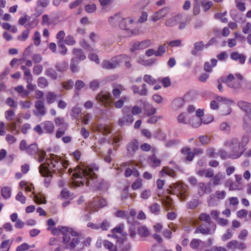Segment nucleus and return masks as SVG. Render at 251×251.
I'll return each instance as SVG.
<instances>
[{
	"instance_id": "obj_1",
	"label": "nucleus",
	"mask_w": 251,
	"mask_h": 251,
	"mask_svg": "<svg viewBox=\"0 0 251 251\" xmlns=\"http://www.w3.org/2000/svg\"><path fill=\"white\" fill-rule=\"evenodd\" d=\"M98 167L94 165L93 167L86 166L85 168L81 169L76 168L75 170V172L72 175V178H81L83 179L80 181H74L72 182V185L75 187H78L80 185H83L85 183L86 186L89 185V179H94L97 178V175L93 172L94 170H98Z\"/></svg>"
},
{
	"instance_id": "obj_2",
	"label": "nucleus",
	"mask_w": 251,
	"mask_h": 251,
	"mask_svg": "<svg viewBox=\"0 0 251 251\" xmlns=\"http://www.w3.org/2000/svg\"><path fill=\"white\" fill-rule=\"evenodd\" d=\"M232 158L235 159L239 157L244 152L245 149L242 147L239 140L237 138H233L229 143Z\"/></svg>"
},
{
	"instance_id": "obj_3",
	"label": "nucleus",
	"mask_w": 251,
	"mask_h": 251,
	"mask_svg": "<svg viewBox=\"0 0 251 251\" xmlns=\"http://www.w3.org/2000/svg\"><path fill=\"white\" fill-rule=\"evenodd\" d=\"M111 97L112 96L110 93L101 91L97 94L96 100L103 104H106L110 102Z\"/></svg>"
},
{
	"instance_id": "obj_4",
	"label": "nucleus",
	"mask_w": 251,
	"mask_h": 251,
	"mask_svg": "<svg viewBox=\"0 0 251 251\" xmlns=\"http://www.w3.org/2000/svg\"><path fill=\"white\" fill-rule=\"evenodd\" d=\"M199 188L198 194L202 196L204 194H209L212 192L211 188V182H208L205 185L203 182H199L198 184Z\"/></svg>"
},
{
	"instance_id": "obj_5",
	"label": "nucleus",
	"mask_w": 251,
	"mask_h": 251,
	"mask_svg": "<svg viewBox=\"0 0 251 251\" xmlns=\"http://www.w3.org/2000/svg\"><path fill=\"white\" fill-rule=\"evenodd\" d=\"M169 12V9L167 7L163 8L157 12L154 13L151 17V20L156 22L166 17Z\"/></svg>"
},
{
	"instance_id": "obj_6",
	"label": "nucleus",
	"mask_w": 251,
	"mask_h": 251,
	"mask_svg": "<svg viewBox=\"0 0 251 251\" xmlns=\"http://www.w3.org/2000/svg\"><path fill=\"white\" fill-rule=\"evenodd\" d=\"M50 166V163H42L39 167V170L40 173L43 177H52V175L51 174V172L49 169V167Z\"/></svg>"
},
{
	"instance_id": "obj_7",
	"label": "nucleus",
	"mask_w": 251,
	"mask_h": 251,
	"mask_svg": "<svg viewBox=\"0 0 251 251\" xmlns=\"http://www.w3.org/2000/svg\"><path fill=\"white\" fill-rule=\"evenodd\" d=\"M226 247L228 249H238L242 251L246 248V246L244 243L239 242L236 240H232L227 244Z\"/></svg>"
},
{
	"instance_id": "obj_8",
	"label": "nucleus",
	"mask_w": 251,
	"mask_h": 251,
	"mask_svg": "<svg viewBox=\"0 0 251 251\" xmlns=\"http://www.w3.org/2000/svg\"><path fill=\"white\" fill-rule=\"evenodd\" d=\"M237 106L243 111L246 113V115L251 116V103L247 101L240 100L237 102Z\"/></svg>"
},
{
	"instance_id": "obj_9",
	"label": "nucleus",
	"mask_w": 251,
	"mask_h": 251,
	"mask_svg": "<svg viewBox=\"0 0 251 251\" xmlns=\"http://www.w3.org/2000/svg\"><path fill=\"white\" fill-rule=\"evenodd\" d=\"M119 62L117 60H112L111 61L104 60L102 63V67L104 69L109 70L116 68L119 66Z\"/></svg>"
},
{
	"instance_id": "obj_10",
	"label": "nucleus",
	"mask_w": 251,
	"mask_h": 251,
	"mask_svg": "<svg viewBox=\"0 0 251 251\" xmlns=\"http://www.w3.org/2000/svg\"><path fill=\"white\" fill-rule=\"evenodd\" d=\"M243 128L246 132L251 133V116L245 115L243 119Z\"/></svg>"
},
{
	"instance_id": "obj_11",
	"label": "nucleus",
	"mask_w": 251,
	"mask_h": 251,
	"mask_svg": "<svg viewBox=\"0 0 251 251\" xmlns=\"http://www.w3.org/2000/svg\"><path fill=\"white\" fill-rule=\"evenodd\" d=\"M134 121L133 116L130 114H125L123 117L119 120L118 124L120 126H122L126 124H130L132 123Z\"/></svg>"
},
{
	"instance_id": "obj_12",
	"label": "nucleus",
	"mask_w": 251,
	"mask_h": 251,
	"mask_svg": "<svg viewBox=\"0 0 251 251\" xmlns=\"http://www.w3.org/2000/svg\"><path fill=\"white\" fill-rule=\"evenodd\" d=\"M138 145L139 143L138 141L135 139L127 144L126 149L130 154H133L138 149Z\"/></svg>"
},
{
	"instance_id": "obj_13",
	"label": "nucleus",
	"mask_w": 251,
	"mask_h": 251,
	"mask_svg": "<svg viewBox=\"0 0 251 251\" xmlns=\"http://www.w3.org/2000/svg\"><path fill=\"white\" fill-rule=\"evenodd\" d=\"M35 107L38 110L40 116H42L46 114L45 103L42 100H39L36 101L35 103Z\"/></svg>"
},
{
	"instance_id": "obj_14",
	"label": "nucleus",
	"mask_w": 251,
	"mask_h": 251,
	"mask_svg": "<svg viewBox=\"0 0 251 251\" xmlns=\"http://www.w3.org/2000/svg\"><path fill=\"white\" fill-rule=\"evenodd\" d=\"M73 53L74 55L73 58L78 59V61L84 60L86 59V55L84 54L83 51L80 49H74Z\"/></svg>"
},
{
	"instance_id": "obj_15",
	"label": "nucleus",
	"mask_w": 251,
	"mask_h": 251,
	"mask_svg": "<svg viewBox=\"0 0 251 251\" xmlns=\"http://www.w3.org/2000/svg\"><path fill=\"white\" fill-rule=\"evenodd\" d=\"M230 57L232 60H239L242 64L245 63L246 58L245 55L240 54L237 52H232L230 54Z\"/></svg>"
},
{
	"instance_id": "obj_16",
	"label": "nucleus",
	"mask_w": 251,
	"mask_h": 251,
	"mask_svg": "<svg viewBox=\"0 0 251 251\" xmlns=\"http://www.w3.org/2000/svg\"><path fill=\"white\" fill-rule=\"evenodd\" d=\"M62 234L63 235V243L67 245L71 240L70 235L69 234V228L68 227H62Z\"/></svg>"
},
{
	"instance_id": "obj_17",
	"label": "nucleus",
	"mask_w": 251,
	"mask_h": 251,
	"mask_svg": "<svg viewBox=\"0 0 251 251\" xmlns=\"http://www.w3.org/2000/svg\"><path fill=\"white\" fill-rule=\"evenodd\" d=\"M42 125H43V129L46 131V133H53L54 130V126L52 122L45 121Z\"/></svg>"
},
{
	"instance_id": "obj_18",
	"label": "nucleus",
	"mask_w": 251,
	"mask_h": 251,
	"mask_svg": "<svg viewBox=\"0 0 251 251\" xmlns=\"http://www.w3.org/2000/svg\"><path fill=\"white\" fill-rule=\"evenodd\" d=\"M121 13L118 12L114 16H111L108 18V22L111 25H115L117 23L119 22L121 19Z\"/></svg>"
},
{
	"instance_id": "obj_19",
	"label": "nucleus",
	"mask_w": 251,
	"mask_h": 251,
	"mask_svg": "<svg viewBox=\"0 0 251 251\" xmlns=\"http://www.w3.org/2000/svg\"><path fill=\"white\" fill-rule=\"evenodd\" d=\"M79 62L76 58H72L71 60L70 68L73 72H76L78 71Z\"/></svg>"
},
{
	"instance_id": "obj_20",
	"label": "nucleus",
	"mask_w": 251,
	"mask_h": 251,
	"mask_svg": "<svg viewBox=\"0 0 251 251\" xmlns=\"http://www.w3.org/2000/svg\"><path fill=\"white\" fill-rule=\"evenodd\" d=\"M211 229L210 227L204 228L202 225L200 226L199 227L197 228L195 231V233H201L202 234H211Z\"/></svg>"
},
{
	"instance_id": "obj_21",
	"label": "nucleus",
	"mask_w": 251,
	"mask_h": 251,
	"mask_svg": "<svg viewBox=\"0 0 251 251\" xmlns=\"http://www.w3.org/2000/svg\"><path fill=\"white\" fill-rule=\"evenodd\" d=\"M68 126V124H64L63 126H61L59 127L56 133V137L57 138H59L64 135L66 131L67 130Z\"/></svg>"
},
{
	"instance_id": "obj_22",
	"label": "nucleus",
	"mask_w": 251,
	"mask_h": 251,
	"mask_svg": "<svg viewBox=\"0 0 251 251\" xmlns=\"http://www.w3.org/2000/svg\"><path fill=\"white\" fill-rule=\"evenodd\" d=\"M26 152L30 155H33L38 152V148L36 144H32L28 146L26 149Z\"/></svg>"
},
{
	"instance_id": "obj_23",
	"label": "nucleus",
	"mask_w": 251,
	"mask_h": 251,
	"mask_svg": "<svg viewBox=\"0 0 251 251\" xmlns=\"http://www.w3.org/2000/svg\"><path fill=\"white\" fill-rule=\"evenodd\" d=\"M165 198V200H162V203L168 210L172 209L173 204V199L168 196H166Z\"/></svg>"
},
{
	"instance_id": "obj_24",
	"label": "nucleus",
	"mask_w": 251,
	"mask_h": 251,
	"mask_svg": "<svg viewBox=\"0 0 251 251\" xmlns=\"http://www.w3.org/2000/svg\"><path fill=\"white\" fill-rule=\"evenodd\" d=\"M179 16H176L168 19L165 22V25L170 27L176 25L178 22V20H179Z\"/></svg>"
},
{
	"instance_id": "obj_25",
	"label": "nucleus",
	"mask_w": 251,
	"mask_h": 251,
	"mask_svg": "<svg viewBox=\"0 0 251 251\" xmlns=\"http://www.w3.org/2000/svg\"><path fill=\"white\" fill-rule=\"evenodd\" d=\"M138 233L143 237H146L150 234L148 229L145 226H141L138 228Z\"/></svg>"
},
{
	"instance_id": "obj_26",
	"label": "nucleus",
	"mask_w": 251,
	"mask_h": 251,
	"mask_svg": "<svg viewBox=\"0 0 251 251\" xmlns=\"http://www.w3.org/2000/svg\"><path fill=\"white\" fill-rule=\"evenodd\" d=\"M68 68V64L66 62H62L57 63L55 65L56 69L59 72L63 73L65 72Z\"/></svg>"
},
{
	"instance_id": "obj_27",
	"label": "nucleus",
	"mask_w": 251,
	"mask_h": 251,
	"mask_svg": "<svg viewBox=\"0 0 251 251\" xmlns=\"http://www.w3.org/2000/svg\"><path fill=\"white\" fill-rule=\"evenodd\" d=\"M46 75L53 80L57 78V74L55 70L52 68H48L46 70Z\"/></svg>"
},
{
	"instance_id": "obj_28",
	"label": "nucleus",
	"mask_w": 251,
	"mask_h": 251,
	"mask_svg": "<svg viewBox=\"0 0 251 251\" xmlns=\"http://www.w3.org/2000/svg\"><path fill=\"white\" fill-rule=\"evenodd\" d=\"M226 186L229 187L230 191L236 190H242V187H240L239 185L236 184L234 182L231 181H228L226 184Z\"/></svg>"
},
{
	"instance_id": "obj_29",
	"label": "nucleus",
	"mask_w": 251,
	"mask_h": 251,
	"mask_svg": "<svg viewBox=\"0 0 251 251\" xmlns=\"http://www.w3.org/2000/svg\"><path fill=\"white\" fill-rule=\"evenodd\" d=\"M149 209L152 213L158 214L160 211V206L158 203H154L149 207Z\"/></svg>"
},
{
	"instance_id": "obj_30",
	"label": "nucleus",
	"mask_w": 251,
	"mask_h": 251,
	"mask_svg": "<svg viewBox=\"0 0 251 251\" xmlns=\"http://www.w3.org/2000/svg\"><path fill=\"white\" fill-rule=\"evenodd\" d=\"M38 84L41 88H45L48 86L49 82L45 77H40L38 79Z\"/></svg>"
},
{
	"instance_id": "obj_31",
	"label": "nucleus",
	"mask_w": 251,
	"mask_h": 251,
	"mask_svg": "<svg viewBox=\"0 0 251 251\" xmlns=\"http://www.w3.org/2000/svg\"><path fill=\"white\" fill-rule=\"evenodd\" d=\"M166 51V45L165 44L160 45L158 47V50L155 51V56H162Z\"/></svg>"
},
{
	"instance_id": "obj_32",
	"label": "nucleus",
	"mask_w": 251,
	"mask_h": 251,
	"mask_svg": "<svg viewBox=\"0 0 251 251\" xmlns=\"http://www.w3.org/2000/svg\"><path fill=\"white\" fill-rule=\"evenodd\" d=\"M1 195L4 199H8L11 196V190L9 187H4L1 191Z\"/></svg>"
},
{
	"instance_id": "obj_33",
	"label": "nucleus",
	"mask_w": 251,
	"mask_h": 251,
	"mask_svg": "<svg viewBox=\"0 0 251 251\" xmlns=\"http://www.w3.org/2000/svg\"><path fill=\"white\" fill-rule=\"evenodd\" d=\"M100 86V82L98 80H94L91 81L89 84V88L93 91L98 89Z\"/></svg>"
},
{
	"instance_id": "obj_34",
	"label": "nucleus",
	"mask_w": 251,
	"mask_h": 251,
	"mask_svg": "<svg viewBox=\"0 0 251 251\" xmlns=\"http://www.w3.org/2000/svg\"><path fill=\"white\" fill-rule=\"evenodd\" d=\"M202 241L198 239H193L190 242V247L194 250L198 249Z\"/></svg>"
},
{
	"instance_id": "obj_35",
	"label": "nucleus",
	"mask_w": 251,
	"mask_h": 251,
	"mask_svg": "<svg viewBox=\"0 0 251 251\" xmlns=\"http://www.w3.org/2000/svg\"><path fill=\"white\" fill-rule=\"evenodd\" d=\"M47 101L48 103H52L56 98V96L51 92H49L46 95Z\"/></svg>"
},
{
	"instance_id": "obj_36",
	"label": "nucleus",
	"mask_w": 251,
	"mask_h": 251,
	"mask_svg": "<svg viewBox=\"0 0 251 251\" xmlns=\"http://www.w3.org/2000/svg\"><path fill=\"white\" fill-rule=\"evenodd\" d=\"M144 110L148 117H151L156 113V109L154 107L145 108Z\"/></svg>"
},
{
	"instance_id": "obj_37",
	"label": "nucleus",
	"mask_w": 251,
	"mask_h": 251,
	"mask_svg": "<svg viewBox=\"0 0 251 251\" xmlns=\"http://www.w3.org/2000/svg\"><path fill=\"white\" fill-rule=\"evenodd\" d=\"M202 123V119L201 118L193 117L191 120V125L192 126L197 127L199 126Z\"/></svg>"
},
{
	"instance_id": "obj_38",
	"label": "nucleus",
	"mask_w": 251,
	"mask_h": 251,
	"mask_svg": "<svg viewBox=\"0 0 251 251\" xmlns=\"http://www.w3.org/2000/svg\"><path fill=\"white\" fill-rule=\"evenodd\" d=\"M81 111L80 108L77 106L73 107L72 109V116L75 119H77Z\"/></svg>"
},
{
	"instance_id": "obj_39",
	"label": "nucleus",
	"mask_w": 251,
	"mask_h": 251,
	"mask_svg": "<svg viewBox=\"0 0 251 251\" xmlns=\"http://www.w3.org/2000/svg\"><path fill=\"white\" fill-rule=\"evenodd\" d=\"M199 219L201 221L206 222L209 225L212 223L209 215L205 213H201L199 216Z\"/></svg>"
},
{
	"instance_id": "obj_40",
	"label": "nucleus",
	"mask_w": 251,
	"mask_h": 251,
	"mask_svg": "<svg viewBox=\"0 0 251 251\" xmlns=\"http://www.w3.org/2000/svg\"><path fill=\"white\" fill-rule=\"evenodd\" d=\"M143 79L144 81L151 85L155 84L156 82L155 79H153L151 75H144Z\"/></svg>"
},
{
	"instance_id": "obj_41",
	"label": "nucleus",
	"mask_w": 251,
	"mask_h": 251,
	"mask_svg": "<svg viewBox=\"0 0 251 251\" xmlns=\"http://www.w3.org/2000/svg\"><path fill=\"white\" fill-rule=\"evenodd\" d=\"M9 240H6L3 241L0 246L1 251H8L10 246H9Z\"/></svg>"
},
{
	"instance_id": "obj_42",
	"label": "nucleus",
	"mask_w": 251,
	"mask_h": 251,
	"mask_svg": "<svg viewBox=\"0 0 251 251\" xmlns=\"http://www.w3.org/2000/svg\"><path fill=\"white\" fill-rule=\"evenodd\" d=\"M85 10L89 13H93L96 11L97 7L95 4H87L85 6Z\"/></svg>"
},
{
	"instance_id": "obj_43",
	"label": "nucleus",
	"mask_w": 251,
	"mask_h": 251,
	"mask_svg": "<svg viewBox=\"0 0 251 251\" xmlns=\"http://www.w3.org/2000/svg\"><path fill=\"white\" fill-rule=\"evenodd\" d=\"M80 45L83 49L89 51H94V49L84 40L81 41Z\"/></svg>"
},
{
	"instance_id": "obj_44",
	"label": "nucleus",
	"mask_w": 251,
	"mask_h": 251,
	"mask_svg": "<svg viewBox=\"0 0 251 251\" xmlns=\"http://www.w3.org/2000/svg\"><path fill=\"white\" fill-rule=\"evenodd\" d=\"M34 40V45L38 46L40 44V34L38 31H36L34 33V36L33 37Z\"/></svg>"
},
{
	"instance_id": "obj_45",
	"label": "nucleus",
	"mask_w": 251,
	"mask_h": 251,
	"mask_svg": "<svg viewBox=\"0 0 251 251\" xmlns=\"http://www.w3.org/2000/svg\"><path fill=\"white\" fill-rule=\"evenodd\" d=\"M199 205V201L197 200H193L187 203L188 208L193 209L196 208Z\"/></svg>"
},
{
	"instance_id": "obj_46",
	"label": "nucleus",
	"mask_w": 251,
	"mask_h": 251,
	"mask_svg": "<svg viewBox=\"0 0 251 251\" xmlns=\"http://www.w3.org/2000/svg\"><path fill=\"white\" fill-rule=\"evenodd\" d=\"M58 46L59 48L61 49V50L60 51V53L64 55L67 52V49L65 46L64 41H58Z\"/></svg>"
},
{
	"instance_id": "obj_47",
	"label": "nucleus",
	"mask_w": 251,
	"mask_h": 251,
	"mask_svg": "<svg viewBox=\"0 0 251 251\" xmlns=\"http://www.w3.org/2000/svg\"><path fill=\"white\" fill-rule=\"evenodd\" d=\"M142 44H145V41H142L141 42L137 41L134 42L132 45V47L130 49V50L131 51H133L134 50L142 49V47H141Z\"/></svg>"
},
{
	"instance_id": "obj_48",
	"label": "nucleus",
	"mask_w": 251,
	"mask_h": 251,
	"mask_svg": "<svg viewBox=\"0 0 251 251\" xmlns=\"http://www.w3.org/2000/svg\"><path fill=\"white\" fill-rule=\"evenodd\" d=\"M222 177V175L220 173H218L213 176V184L218 185L220 184V180Z\"/></svg>"
},
{
	"instance_id": "obj_49",
	"label": "nucleus",
	"mask_w": 251,
	"mask_h": 251,
	"mask_svg": "<svg viewBox=\"0 0 251 251\" xmlns=\"http://www.w3.org/2000/svg\"><path fill=\"white\" fill-rule=\"evenodd\" d=\"M201 4L203 7L204 11H207L208 10H209L213 5V3L211 1L207 2L201 1Z\"/></svg>"
},
{
	"instance_id": "obj_50",
	"label": "nucleus",
	"mask_w": 251,
	"mask_h": 251,
	"mask_svg": "<svg viewBox=\"0 0 251 251\" xmlns=\"http://www.w3.org/2000/svg\"><path fill=\"white\" fill-rule=\"evenodd\" d=\"M216 100L218 101L223 102L225 103H231L233 102V101L231 100L219 96L216 97Z\"/></svg>"
},
{
	"instance_id": "obj_51",
	"label": "nucleus",
	"mask_w": 251,
	"mask_h": 251,
	"mask_svg": "<svg viewBox=\"0 0 251 251\" xmlns=\"http://www.w3.org/2000/svg\"><path fill=\"white\" fill-rule=\"evenodd\" d=\"M74 85V82L71 79H70L66 82H64L63 83V87L67 90L71 89L73 87Z\"/></svg>"
},
{
	"instance_id": "obj_52",
	"label": "nucleus",
	"mask_w": 251,
	"mask_h": 251,
	"mask_svg": "<svg viewBox=\"0 0 251 251\" xmlns=\"http://www.w3.org/2000/svg\"><path fill=\"white\" fill-rule=\"evenodd\" d=\"M158 81L162 82L164 87H168L171 84V80L169 77H164L161 80L159 79Z\"/></svg>"
},
{
	"instance_id": "obj_53",
	"label": "nucleus",
	"mask_w": 251,
	"mask_h": 251,
	"mask_svg": "<svg viewBox=\"0 0 251 251\" xmlns=\"http://www.w3.org/2000/svg\"><path fill=\"white\" fill-rule=\"evenodd\" d=\"M142 185V179L140 178H138L135 182H134L131 185L133 189L136 190L139 189Z\"/></svg>"
},
{
	"instance_id": "obj_54",
	"label": "nucleus",
	"mask_w": 251,
	"mask_h": 251,
	"mask_svg": "<svg viewBox=\"0 0 251 251\" xmlns=\"http://www.w3.org/2000/svg\"><path fill=\"white\" fill-rule=\"evenodd\" d=\"M79 242V239L78 238H73L72 241L70 242L69 244V247L68 246H66V249H74L76 245L78 244Z\"/></svg>"
},
{
	"instance_id": "obj_55",
	"label": "nucleus",
	"mask_w": 251,
	"mask_h": 251,
	"mask_svg": "<svg viewBox=\"0 0 251 251\" xmlns=\"http://www.w3.org/2000/svg\"><path fill=\"white\" fill-rule=\"evenodd\" d=\"M150 158L155 167H157L160 165L161 161L160 159L157 158L155 154H153L151 156Z\"/></svg>"
},
{
	"instance_id": "obj_56",
	"label": "nucleus",
	"mask_w": 251,
	"mask_h": 251,
	"mask_svg": "<svg viewBox=\"0 0 251 251\" xmlns=\"http://www.w3.org/2000/svg\"><path fill=\"white\" fill-rule=\"evenodd\" d=\"M219 154L220 155L221 157L223 159H226L227 158H232L231 153L228 154L226 152V151L224 150H220L219 151Z\"/></svg>"
},
{
	"instance_id": "obj_57",
	"label": "nucleus",
	"mask_w": 251,
	"mask_h": 251,
	"mask_svg": "<svg viewBox=\"0 0 251 251\" xmlns=\"http://www.w3.org/2000/svg\"><path fill=\"white\" fill-rule=\"evenodd\" d=\"M167 43L171 47H179L181 44V41L180 40L177 39L167 42Z\"/></svg>"
},
{
	"instance_id": "obj_58",
	"label": "nucleus",
	"mask_w": 251,
	"mask_h": 251,
	"mask_svg": "<svg viewBox=\"0 0 251 251\" xmlns=\"http://www.w3.org/2000/svg\"><path fill=\"white\" fill-rule=\"evenodd\" d=\"M16 199L22 203L24 204L25 202L26 198L24 196L22 192H19L16 197Z\"/></svg>"
},
{
	"instance_id": "obj_59",
	"label": "nucleus",
	"mask_w": 251,
	"mask_h": 251,
	"mask_svg": "<svg viewBox=\"0 0 251 251\" xmlns=\"http://www.w3.org/2000/svg\"><path fill=\"white\" fill-rule=\"evenodd\" d=\"M119 27L122 29L128 30L129 28L125 22V19L122 18L120 21Z\"/></svg>"
},
{
	"instance_id": "obj_60",
	"label": "nucleus",
	"mask_w": 251,
	"mask_h": 251,
	"mask_svg": "<svg viewBox=\"0 0 251 251\" xmlns=\"http://www.w3.org/2000/svg\"><path fill=\"white\" fill-rule=\"evenodd\" d=\"M24 75L26 77L25 78V80H26L27 82H30L32 81L33 78L32 76L31 75L30 71L29 69H28L27 70L24 71Z\"/></svg>"
},
{
	"instance_id": "obj_61",
	"label": "nucleus",
	"mask_w": 251,
	"mask_h": 251,
	"mask_svg": "<svg viewBox=\"0 0 251 251\" xmlns=\"http://www.w3.org/2000/svg\"><path fill=\"white\" fill-rule=\"evenodd\" d=\"M43 70V67L41 65H37L34 66L33 68V73L34 75H39Z\"/></svg>"
},
{
	"instance_id": "obj_62",
	"label": "nucleus",
	"mask_w": 251,
	"mask_h": 251,
	"mask_svg": "<svg viewBox=\"0 0 251 251\" xmlns=\"http://www.w3.org/2000/svg\"><path fill=\"white\" fill-rule=\"evenodd\" d=\"M151 195V190L149 189L145 190L141 194V197L143 199L146 200Z\"/></svg>"
},
{
	"instance_id": "obj_63",
	"label": "nucleus",
	"mask_w": 251,
	"mask_h": 251,
	"mask_svg": "<svg viewBox=\"0 0 251 251\" xmlns=\"http://www.w3.org/2000/svg\"><path fill=\"white\" fill-rule=\"evenodd\" d=\"M30 246L26 243H24L18 246L16 249V251H25L28 250Z\"/></svg>"
},
{
	"instance_id": "obj_64",
	"label": "nucleus",
	"mask_w": 251,
	"mask_h": 251,
	"mask_svg": "<svg viewBox=\"0 0 251 251\" xmlns=\"http://www.w3.org/2000/svg\"><path fill=\"white\" fill-rule=\"evenodd\" d=\"M64 42L69 45H74L75 43V41L74 39V38L70 35L68 36L66 38Z\"/></svg>"
}]
</instances>
